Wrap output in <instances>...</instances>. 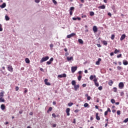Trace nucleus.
Segmentation results:
<instances>
[{
  "instance_id": "680f3d73",
  "label": "nucleus",
  "mask_w": 128,
  "mask_h": 128,
  "mask_svg": "<svg viewBox=\"0 0 128 128\" xmlns=\"http://www.w3.org/2000/svg\"><path fill=\"white\" fill-rule=\"evenodd\" d=\"M56 124H54L52 125V128H56Z\"/></svg>"
},
{
  "instance_id": "58836bf2",
  "label": "nucleus",
  "mask_w": 128,
  "mask_h": 128,
  "mask_svg": "<svg viewBox=\"0 0 128 128\" xmlns=\"http://www.w3.org/2000/svg\"><path fill=\"white\" fill-rule=\"evenodd\" d=\"M0 32H2V25L0 24Z\"/></svg>"
},
{
  "instance_id": "774afa93",
  "label": "nucleus",
  "mask_w": 128,
  "mask_h": 128,
  "mask_svg": "<svg viewBox=\"0 0 128 128\" xmlns=\"http://www.w3.org/2000/svg\"><path fill=\"white\" fill-rule=\"evenodd\" d=\"M95 108H96V110H98V106L96 105Z\"/></svg>"
},
{
  "instance_id": "7c9ffc66",
  "label": "nucleus",
  "mask_w": 128,
  "mask_h": 128,
  "mask_svg": "<svg viewBox=\"0 0 128 128\" xmlns=\"http://www.w3.org/2000/svg\"><path fill=\"white\" fill-rule=\"evenodd\" d=\"M117 68H118V70H122V68L120 66H118L117 67Z\"/></svg>"
},
{
  "instance_id": "4be33fe9",
  "label": "nucleus",
  "mask_w": 128,
  "mask_h": 128,
  "mask_svg": "<svg viewBox=\"0 0 128 128\" xmlns=\"http://www.w3.org/2000/svg\"><path fill=\"white\" fill-rule=\"evenodd\" d=\"M123 64H124V66H127V64H128V62L126 60H123Z\"/></svg>"
},
{
  "instance_id": "3c124183",
  "label": "nucleus",
  "mask_w": 128,
  "mask_h": 128,
  "mask_svg": "<svg viewBox=\"0 0 128 128\" xmlns=\"http://www.w3.org/2000/svg\"><path fill=\"white\" fill-rule=\"evenodd\" d=\"M117 114H118V116H120V111L118 110L117 111Z\"/></svg>"
},
{
  "instance_id": "b1692460",
  "label": "nucleus",
  "mask_w": 128,
  "mask_h": 128,
  "mask_svg": "<svg viewBox=\"0 0 128 128\" xmlns=\"http://www.w3.org/2000/svg\"><path fill=\"white\" fill-rule=\"evenodd\" d=\"M114 84V82H112V80H110L109 82H108V84L109 86H112V84Z\"/></svg>"
},
{
  "instance_id": "20e7f679",
  "label": "nucleus",
  "mask_w": 128,
  "mask_h": 128,
  "mask_svg": "<svg viewBox=\"0 0 128 128\" xmlns=\"http://www.w3.org/2000/svg\"><path fill=\"white\" fill-rule=\"evenodd\" d=\"M76 70H78V66H72L71 68V70H72V74H74Z\"/></svg>"
},
{
  "instance_id": "dca6fc26",
  "label": "nucleus",
  "mask_w": 128,
  "mask_h": 128,
  "mask_svg": "<svg viewBox=\"0 0 128 128\" xmlns=\"http://www.w3.org/2000/svg\"><path fill=\"white\" fill-rule=\"evenodd\" d=\"M66 60L68 62H70V60H74V57H67Z\"/></svg>"
},
{
  "instance_id": "9d476101",
  "label": "nucleus",
  "mask_w": 128,
  "mask_h": 128,
  "mask_svg": "<svg viewBox=\"0 0 128 128\" xmlns=\"http://www.w3.org/2000/svg\"><path fill=\"white\" fill-rule=\"evenodd\" d=\"M74 90L76 91L80 88V84L74 85Z\"/></svg>"
},
{
  "instance_id": "f704fd0d",
  "label": "nucleus",
  "mask_w": 128,
  "mask_h": 128,
  "mask_svg": "<svg viewBox=\"0 0 128 128\" xmlns=\"http://www.w3.org/2000/svg\"><path fill=\"white\" fill-rule=\"evenodd\" d=\"M52 2L54 4L56 5L58 4V2L56 0H52Z\"/></svg>"
},
{
  "instance_id": "338daca9",
  "label": "nucleus",
  "mask_w": 128,
  "mask_h": 128,
  "mask_svg": "<svg viewBox=\"0 0 128 128\" xmlns=\"http://www.w3.org/2000/svg\"><path fill=\"white\" fill-rule=\"evenodd\" d=\"M70 16H72V11L70 12Z\"/></svg>"
},
{
  "instance_id": "4d7b16f0",
  "label": "nucleus",
  "mask_w": 128,
  "mask_h": 128,
  "mask_svg": "<svg viewBox=\"0 0 128 128\" xmlns=\"http://www.w3.org/2000/svg\"><path fill=\"white\" fill-rule=\"evenodd\" d=\"M90 98H90V96H88V97H87V100H90Z\"/></svg>"
},
{
  "instance_id": "4468645a",
  "label": "nucleus",
  "mask_w": 128,
  "mask_h": 128,
  "mask_svg": "<svg viewBox=\"0 0 128 128\" xmlns=\"http://www.w3.org/2000/svg\"><path fill=\"white\" fill-rule=\"evenodd\" d=\"M96 120H100V116H98V113H96Z\"/></svg>"
},
{
  "instance_id": "4c0bfd02",
  "label": "nucleus",
  "mask_w": 128,
  "mask_h": 128,
  "mask_svg": "<svg viewBox=\"0 0 128 128\" xmlns=\"http://www.w3.org/2000/svg\"><path fill=\"white\" fill-rule=\"evenodd\" d=\"M114 34H112V36H111V40H114Z\"/></svg>"
},
{
  "instance_id": "79ce46f5",
  "label": "nucleus",
  "mask_w": 128,
  "mask_h": 128,
  "mask_svg": "<svg viewBox=\"0 0 128 128\" xmlns=\"http://www.w3.org/2000/svg\"><path fill=\"white\" fill-rule=\"evenodd\" d=\"M128 122V118H126V119H125L124 121L123 122Z\"/></svg>"
},
{
  "instance_id": "412c9836",
  "label": "nucleus",
  "mask_w": 128,
  "mask_h": 128,
  "mask_svg": "<svg viewBox=\"0 0 128 128\" xmlns=\"http://www.w3.org/2000/svg\"><path fill=\"white\" fill-rule=\"evenodd\" d=\"M25 62L26 64H30V59H28V58H26Z\"/></svg>"
},
{
  "instance_id": "bb28decb",
  "label": "nucleus",
  "mask_w": 128,
  "mask_h": 128,
  "mask_svg": "<svg viewBox=\"0 0 128 128\" xmlns=\"http://www.w3.org/2000/svg\"><path fill=\"white\" fill-rule=\"evenodd\" d=\"M84 106V108H89L90 107V104H88V103H85Z\"/></svg>"
},
{
  "instance_id": "2f4dec72",
  "label": "nucleus",
  "mask_w": 128,
  "mask_h": 128,
  "mask_svg": "<svg viewBox=\"0 0 128 128\" xmlns=\"http://www.w3.org/2000/svg\"><path fill=\"white\" fill-rule=\"evenodd\" d=\"M82 76L80 75V76L78 77V80L80 81V80H82Z\"/></svg>"
},
{
  "instance_id": "a211bd4d",
  "label": "nucleus",
  "mask_w": 128,
  "mask_h": 128,
  "mask_svg": "<svg viewBox=\"0 0 128 128\" xmlns=\"http://www.w3.org/2000/svg\"><path fill=\"white\" fill-rule=\"evenodd\" d=\"M6 6V3H3L0 6V8H4Z\"/></svg>"
},
{
  "instance_id": "de8ad7c7",
  "label": "nucleus",
  "mask_w": 128,
  "mask_h": 128,
  "mask_svg": "<svg viewBox=\"0 0 128 128\" xmlns=\"http://www.w3.org/2000/svg\"><path fill=\"white\" fill-rule=\"evenodd\" d=\"M98 89L99 90H102V86H99Z\"/></svg>"
},
{
  "instance_id": "e2e57ef3",
  "label": "nucleus",
  "mask_w": 128,
  "mask_h": 128,
  "mask_svg": "<svg viewBox=\"0 0 128 128\" xmlns=\"http://www.w3.org/2000/svg\"><path fill=\"white\" fill-rule=\"evenodd\" d=\"M108 15L109 16H112V14L110 12H108Z\"/></svg>"
},
{
  "instance_id": "393cba45",
  "label": "nucleus",
  "mask_w": 128,
  "mask_h": 128,
  "mask_svg": "<svg viewBox=\"0 0 128 128\" xmlns=\"http://www.w3.org/2000/svg\"><path fill=\"white\" fill-rule=\"evenodd\" d=\"M52 107L49 108L48 110H47L48 114H49L50 112H52Z\"/></svg>"
},
{
  "instance_id": "f3484780",
  "label": "nucleus",
  "mask_w": 128,
  "mask_h": 128,
  "mask_svg": "<svg viewBox=\"0 0 128 128\" xmlns=\"http://www.w3.org/2000/svg\"><path fill=\"white\" fill-rule=\"evenodd\" d=\"M98 8H101L102 10H104V8H106V6H104V4H103L102 6H99L98 7Z\"/></svg>"
},
{
  "instance_id": "0e129e2a",
  "label": "nucleus",
  "mask_w": 128,
  "mask_h": 128,
  "mask_svg": "<svg viewBox=\"0 0 128 128\" xmlns=\"http://www.w3.org/2000/svg\"><path fill=\"white\" fill-rule=\"evenodd\" d=\"M68 54H68V52H66V53L65 54V56H68Z\"/></svg>"
},
{
  "instance_id": "37998d69",
  "label": "nucleus",
  "mask_w": 128,
  "mask_h": 128,
  "mask_svg": "<svg viewBox=\"0 0 128 128\" xmlns=\"http://www.w3.org/2000/svg\"><path fill=\"white\" fill-rule=\"evenodd\" d=\"M15 90H16V92H18V90H20V88H18V86H16L15 88Z\"/></svg>"
},
{
  "instance_id": "2eb2a0df",
  "label": "nucleus",
  "mask_w": 128,
  "mask_h": 128,
  "mask_svg": "<svg viewBox=\"0 0 128 128\" xmlns=\"http://www.w3.org/2000/svg\"><path fill=\"white\" fill-rule=\"evenodd\" d=\"M0 108L2 110H6V106H4V104H1Z\"/></svg>"
},
{
  "instance_id": "cd10ccee",
  "label": "nucleus",
  "mask_w": 128,
  "mask_h": 128,
  "mask_svg": "<svg viewBox=\"0 0 128 128\" xmlns=\"http://www.w3.org/2000/svg\"><path fill=\"white\" fill-rule=\"evenodd\" d=\"M90 16H94V12H90Z\"/></svg>"
},
{
  "instance_id": "72a5a7b5",
  "label": "nucleus",
  "mask_w": 128,
  "mask_h": 128,
  "mask_svg": "<svg viewBox=\"0 0 128 128\" xmlns=\"http://www.w3.org/2000/svg\"><path fill=\"white\" fill-rule=\"evenodd\" d=\"M5 18H6V20H10V17H8V16H5Z\"/></svg>"
},
{
  "instance_id": "c85d7f7f",
  "label": "nucleus",
  "mask_w": 128,
  "mask_h": 128,
  "mask_svg": "<svg viewBox=\"0 0 128 128\" xmlns=\"http://www.w3.org/2000/svg\"><path fill=\"white\" fill-rule=\"evenodd\" d=\"M78 42H80V44H84V41L82 39H78Z\"/></svg>"
},
{
  "instance_id": "6e6d98bb",
  "label": "nucleus",
  "mask_w": 128,
  "mask_h": 128,
  "mask_svg": "<svg viewBox=\"0 0 128 128\" xmlns=\"http://www.w3.org/2000/svg\"><path fill=\"white\" fill-rule=\"evenodd\" d=\"M82 18H86V15H84L82 16Z\"/></svg>"
},
{
  "instance_id": "9b49d317",
  "label": "nucleus",
  "mask_w": 128,
  "mask_h": 128,
  "mask_svg": "<svg viewBox=\"0 0 128 128\" xmlns=\"http://www.w3.org/2000/svg\"><path fill=\"white\" fill-rule=\"evenodd\" d=\"M58 78H66V74H60L58 76Z\"/></svg>"
},
{
  "instance_id": "aec40b11",
  "label": "nucleus",
  "mask_w": 128,
  "mask_h": 128,
  "mask_svg": "<svg viewBox=\"0 0 128 128\" xmlns=\"http://www.w3.org/2000/svg\"><path fill=\"white\" fill-rule=\"evenodd\" d=\"M94 78H96V75H91L90 77V80H94Z\"/></svg>"
},
{
  "instance_id": "ea45409f",
  "label": "nucleus",
  "mask_w": 128,
  "mask_h": 128,
  "mask_svg": "<svg viewBox=\"0 0 128 128\" xmlns=\"http://www.w3.org/2000/svg\"><path fill=\"white\" fill-rule=\"evenodd\" d=\"M111 102H112V104H114V103H116V100H114V99H112V100H111Z\"/></svg>"
},
{
  "instance_id": "864d4df0",
  "label": "nucleus",
  "mask_w": 128,
  "mask_h": 128,
  "mask_svg": "<svg viewBox=\"0 0 128 128\" xmlns=\"http://www.w3.org/2000/svg\"><path fill=\"white\" fill-rule=\"evenodd\" d=\"M46 64H52V62H50V61H48L46 62Z\"/></svg>"
},
{
  "instance_id": "c03bdc74",
  "label": "nucleus",
  "mask_w": 128,
  "mask_h": 128,
  "mask_svg": "<svg viewBox=\"0 0 128 128\" xmlns=\"http://www.w3.org/2000/svg\"><path fill=\"white\" fill-rule=\"evenodd\" d=\"M52 116H53V118H56V114L53 113L52 114Z\"/></svg>"
},
{
  "instance_id": "69168bd1",
  "label": "nucleus",
  "mask_w": 128,
  "mask_h": 128,
  "mask_svg": "<svg viewBox=\"0 0 128 128\" xmlns=\"http://www.w3.org/2000/svg\"><path fill=\"white\" fill-rule=\"evenodd\" d=\"M108 122H107L106 124H105V126H104L105 128H106V126H108Z\"/></svg>"
},
{
  "instance_id": "09e8293b",
  "label": "nucleus",
  "mask_w": 128,
  "mask_h": 128,
  "mask_svg": "<svg viewBox=\"0 0 128 128\" xmlns=\"http://www.w3.org/2000/svg\"><path fill=\"white\" fill-rule=\"evenodd\" d=\"M24 94H26V92H28V89L26 88H24Z\"/></svg>"
},
{
  "instance_id": "c756f323",
  "label": "nucleus",
  "mask_w": 128,
  "mask_h": 128,
  "mask_svg": "<svg viewBox=\"0 0 128 128\" xmlns=\"http://www.w3.org/2000/svg\"><path fill=\"white\" fill-rule=\"evenodd\" d=\"M102 43L104 46H106L108 44V42L106 40H103Z\"/></svg>"
},
{
  "instance_id": "7ed1b4c3",
  "label": "nucleus",
  "mask_w": 128,
  "mask_h": 128,
  "mask_svg": "<svg viewBox=\"0 0 128 128\" xmlns=\"http://www.w3.org/2000/svg\"><path fill=\"white\" fill-rule=\"evenodd\" d=\"M7 70H8V72H14V68H12V66L10 64L8 66Z\"/></svg>"
},
{
  "instance_id": "473e14b6",
  "label": "nucleus",
  "mask_w": 128,
  "mask_h": 128,
  "mask_svg": "<svg viewBox=\"0 0 128 128\" xmlns=\"http://www.w3.org/2000/svg\"><path fill=\"white\" fill-rule=\"evenodd\" d=\"M113 90H114L113 92H116L118 91V88H116V87H114L113 88Z\"/></svg>"
},
{
  "instance_id": "6e6552de",
  "label": "nucleus",
  "mask_w": 128,
  "mask_h": 128,
  "mask_svg": "<svg viewBox=\"0 0 128 128\" xmlns=\"http://www.w3.org/2000/svg\"><path fill=\"white\" fill-rule=\"evenodd\" d=\"M112 112V110H110V108H108L107 110L104 112V114L105 116H106L108 114V112Z\"/></svg>"
},
{
  "instance_id": "423d86ee",
  "label": "nucleus",
  "mask_w": 128,
  "mask_h": 128,
  "mask_svg": "<svg viewBox=\"0 0 128 128\" xmlns=\"http://www.w3.org/2000/svg\"><path fill=\"white\" fill-rule=\"evenodd\" d=\"M76 36L75 33H72L71 34L68 35L67 38H72V36Z\"/></svg>"
},
{
  "instance_id": "ddd939ff",
  "label": "nucleus",
  "mask_w": 128,
  "mask_h": 128,
  "mask_svg": "<svg viewBox=\"0 0 128 128\" xmlns=\"http://www.w3.org/2000/svg\"><path fill=\"white\" fill-rule=\"evenodd\" d=\"M70 108H67L66 110V112L67 114V116H69L70 115Z\"/></svg>"
},
{
  "instance_id": "e433bc0d",
  "label": "nucleus",
  "mask_w": 128,
  "mask_h": 128,
  "mask_svg": "<svg viewBox=\"0 0 128 128\" xmlns=\"http://www.w3.org/2000/svg\"><path fill=\"white\" fill-rule=\"evenodd\" d=\"M73 104H74V103H72V102H69L68 104V106H72Z\"/></svg>"
},
{
  "instance_id": "0eeeda50",
  "label": "nucleus",
  "mask_w": 128,
  "mask_h": 128,
  "mask_svg": "<svg viewBox=\"0 0 128 128\" xmlns=\"http://www.w3.org/2000/svg\"><path fill=\"white\" fill-rule=\"evenodd\" d=\"M92 30L94 34H96V32H98V27H96V26H94Z\"/></svg>"
},
{
  "instance_id": "c9c22d12",
  "label": "nucleus",
  "mask_w": 128,
  "mask_h": 128,
  "mask_svg": "<svg viewBox=\"0 0 128 128\" xmlns=\"http://www.w3.org/2000/svg\"><path fill=\"white\" fill-rule=\"evenodd\" d=\"M118 52H120V50H118L117 49H116L114 52V54H118Z\"/></svg>"
},
{
  "instance_id": "39448f33",
  "label": "nucleus",
  "mask_w": 128,
  "mask_h": 128,
  "mask_svg": "<svg viewBox=\"0 0 128 128\" xmlns=\"http://www.w3.org/2000/svg\"><path fill=\"white\" fill-rule=\"evenodd\" d=\"M124 84L122 82H120V83H119V84H118L119 88H120V89L124 88Z\"/></svg>"
},
{
  "instance_id": "f03ea898",
  "label": "nucleus",
  "mask_w": 128,
  "mask_h": 128,
  "mask_svg": "<svg viewBox=\"0 0 128 128\" xmlns=\"http://www.w3.org/2000/svg\"><path fill=\"white\" fill-rule=\"evenodd\" d=\"M49 58H50V57L48 56H46V57L42 58L40 60V63L42 64V62H46V60H48Z\"/></svg>"
},
{
  "instance_id": "a878e982",
  "label": "nucleus",
  "mask_w": 128,
  "mask_h": 128,
  "mask_svg": "<svg viewBox=\"0 0 128 128\" xmlns=\"http://www.w3.org/2000/svg\"><path fill=\"white\" fill-rule=\"evenodd\" d=\"M76 80H73L72 81V86H76Z\"/></svg>"
},
{
  "instance_id": "052dcab7",
  "label": "nucleus",
  "mask_w": 128,
  "mask_h": 128,
  "mask_svg": "<svg viewBox=\"0 0 128 128\" xmlns=\"http://www.w3.org/2000/svg\"><path fill=\"white\" fill-rule=\"evenodd\" d=\"M94 84H95V86H99L98 83L96 82Z\"/></svg>"
},
{
  "instance_id": "49530a36",
  "label": "nucleus",
  "mask_w": 128,
  "mask_h": 128,
  "mask_svg": "<svg viewBox=\"0 0 128 128\" xmlns=\"http://www.w3.org/2000/svg\"><path fill=\"white\" fill-rule=\"evenodd\" d=\"M50 48H54V44H51L50 46Z\"/></svg>"
},
{
  "instance_id": "8fccbe9b",
  "label": "nucleus",
  "mask_w": 128,
  "mask_h": 128,
  "mask_svg": "<svg viewBox=\"0 0 128 128\" xmlns=\"http://www.w3.org/2000/svg\"><path fill=\"white\" fill-rule=\"evenodd\" d=\"M50 62H54V58H51L50 59Z\"/></svg>"
},
{
  "instance_id": "1a4fd4ad",
  "label": "nucleus",
  "mask_w": 128,
  "mask_h": 128,
  "mask_svg": "<svg viewBox=\"0 0 128 128\" xmlns=\"http://www.w3.org/2000/svg\"><path fill=\"white\" fill-rule=\"evenodd\" d=\"M44 82V84H46V86H50V82H48V80L45 79Z\"/></svg>"
},
{
  "instance_id": "603ef678",
  "label": "nucleus",
  "mask_w": 128,
  "mask_h": 128,
  "mask_svg": "<svg viewBox=\"0 0 128 128\" xmlns=\"http://www.w3.org/2000/svg\"><path fill=\"white\" fill-rule=\"evenodd\" d=\"M122 56V54H120L118 56H117L118 58H121Z\"/></svg>"
},
{
  "instance_id": "bf43d9fd",
  "label": "nucleus",
  "mask_w": 128,
  "mask_h": 128,
  "mask_svg": "<svg viewBox=\"0 0 128 128\" xmlns=\"http://www.w3.org/2000/svg\"><path fill=\"white\" fill-rule=\"evenodd\" d=\"M40 0H35V2H36L37 4H38L40 2Z\"/></svg>"
},
{
  "instance_id": "6ab92c4d",
  "label": "nucleus",
  "mask_w": 128,
  "mask_h": 128,
  "mask_svg": "<svg viewBox=\"0 0 128 128\" xmlns=\"http://www.w3.org/2000/svg\"><path fill=\"white\" fill-rule=\"evenodd\" d=\"M100 62H102V58H99L98 61L96 62V64H97V66H99Z\"/></svg>"
},
{
  "instance_id": "a19ab883",
  "label": "nucleus",
  "mask_w": 128,
  "mask_h": 128,
  "mask_svg": "<svg viewBox=\"0 0 128 128\" xmlns=\"http://www.w3.org/2000/svg\"><path fill=\"white\" fill-rule=\"evenodd\" d=\"M74 10V6H72L70 8V11L72 12V10Z\"/></svg>"
},
{
  "instance_id": "5fc2aeb1",
  "label": "nucleus",
  "mask_w": 128,
  "mask_h": 128,
  "mask_svg": "<svg viewBox=\"0 0 128 128\" xmlns=\"http://www.w3.org/2000/svg\"><path fill=\"white\" fill-rule=\"evenodd\" d=\"M94 83H96L98 82V80L96 78H95L94 79Z\"/></svg>"
},
{
  "instance_id": "f8f14e48",
  "label": "nucleus",
  "mask_w": 128,
  "mask_h": 128,
  "mask_svg": "<svg viewBox=\"0 0 128 128\" xmlns=\"http://www.w3.org/2000/svg\"><path fill=\"white\" fill-rule=\"evenodd\" d=\"M124 38H126V34H122V36H121L120 38V40H124Z\"/></svg>"
},
{
  "instance_id": "a18cd8bd",
  "label": "nucleus",
  "mask_w": 128,
  "mask_h": 128,
  "mask_svg": "<svg viewBox=\"0 0 128 128\" xmlns=\"http://www.w3.org/2000/svg\"><path fill=\"white\" fill-rule=\"evenodd\" d=\"M96 46L98 48H102V45H100V44H97Z\"/></svg>"
},
{
  "instance_id": "f257e3e1",
  "label": "nucleus",
  "mask_w": 128,
  "mask_h": 128,
  "mask_svg": "<svg viewBox=\"0 0 128 128\" xmlns=\"http://www.w3.org/2000/svg\"><path fill=\"white\" fill-rule=\"evenodd\" d=\"M4 96V91L1 90V92H0V102H4L6 101Z\"/></svg>"
},
{
  "instance_id": "13d9d810",
  "label": "nucleus",
  "mask_w": 128,
  "mask_h": 128,
  "mask_svg": "<svg viewBox=\"0 0 128 128\" xmlns=\"http://www.w3.org/2000/svg\"><path fill=\"white\" fill-rule=\"evenodd\" d=\"M82 86H83V88H86V84H84L82 85Z\"/></svg>"
},
{
  "instance_id": "5701e85b",
  "label": "nucleus",
  "mask_w": 128,
  "mask_h": 128,
  "mask_svg": "<svg viewBox=\"0 0 128 128\" xmlns=\"http://www.w3.org/2000/svg\"><path fill=\"white\" fill-rule=\"evenodd\" d=\"M72 20H80L81 18H78V17L76 18H72Z\"/></svg>"
}]
</instances>
